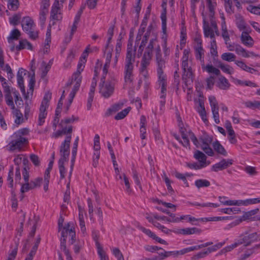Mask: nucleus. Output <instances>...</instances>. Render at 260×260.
I'll return each instance as SVG.
<instances>
[{
  "label": "nucleus",
  "mask_w": 260,
  "mask_h": 260,
  "mask_svg": "<svg viewBox=\"0 0 260 260\" xmlns=\"http://www.w3.org/2000/svg\"><path fill=\"white\" fill-rule=\"evenodd\" d=\"M43 179L42 178H37L35 179L34 180H32L30 181L31 185L34 189L36 187L40 186L42 182Z\"/></svg>",
  "instance_id": "nucleus-64"
},
{
  "label": "nucleus",
  "mask_w": 260,
  "mask_h": 260,
  "mask_svg": "<svg viewBox=\"0 0 260 260\" xmlns=\"http://www.w3.org/2000/svg\"><path fill=\"white\" fill-rule=\"evenodd\" d=\"M101 146L100 143V136L99 135L96 134L94 138V150H100Z\"/></svg>",
  "instance_id": "nucleus-59"
},
{
  "label": "nucleus",
  "mask_w": 260,
  "mask_h": 260,
  "mask_svg": "<svg viewBox=\"0 0 260 260\" xmlns=\"http://www.w3.org/2000/svg\"><path fill=\"white\" fill-rule=\"evenodd\" d=\"M260 249V243L255 245L252 248L248 249L240 257L241 260H245L250 256L253 253Z\"/></svg>",
  "instance_id": "nucleus-22"
},
{
  "label": "nucleus",
  "mask_w": 260,
  "mask_h": 260,
  "mask_svg": "<svg viewBox=\"0 0 260 260\" xmlns=\"http://www.w3.org/2000/svg\"><path fill=\"white\" fill-rule=\"evenodd\" d=\"M26 70L23 68H20L19 69L17 75V83L22 93H25L23 76L26 75Z\"/></svg>",
  "instance_id": "nucleus-19"
},
{
  "label": "nucleus",
  "mask_w": 260,
  "mask_h": 260,
  "mask_svg": "<svg viewBox=\"0 0 260 260\" xmlns=\"http://www.w3.org/2000/svg\"><path fill=\"white\" fill-rule=\"evenodd\" d=\"M233 164V160L232 159H222L219 162L213 165L211 168L212 171L217 172L223 170L229 167Z\"/></svg>",
  "instance_id": "nucleus-15"
},
{
  "label": "nucleus",
  "mask_w": 260,
  "mask_h": 260,
  "mask_svg": "<svg viewBox=\"0 0 260 260\" xmlns=\"http://www.w3.org/2000/svg\"><path fill=\"white\" fill-rule=\"evenodd\" d=\"M221 58L223 60L227 61H234L236 58V55L232 53H224L221 55Z\"/></svg>",
  "instance_id": "nucleus-43"
},
{
  "label": "nucleus",
  "mask_w": 260,
  "mask_h": 260,
  "mask_svg": "<svg viewBox=\"0 0 260 260\" xmlns=\"http://www.w3.org/2000/svg\"><path fill=\"white\" fill-rule=\"evenodd\" d=\"M228 139L229 141L232 144H236L237 142V140L236 138V134L234 131H230V132H228Z\"/></svg>",
  "instance_id": "nucleus-55"
},
{
  "label": "nucleus",
  "mask_w": 260,
  "mask_h": 260,
  "mask_svg": "<svg viewBox=\"0 0 260 260\" xmlns=\"http://www.w3.org/2000/svg\"><path fill=\"white\" fill-rule=\"evenodd\" d=\"M30 159L35 166H39L40 165V160L38 155L35 154H30Z\"/></svg>",
  "instance_id": "nucleus-62"
},
{
  "label": "nucleus",
  "mask_w": 260,
  "mask_h": 260,
  "mask_svg": "<svg viewBox=\"0 0 260 260\" xmlns=\"http://www.w3.org/2000/svg\"><path fill=\"white\" fill-rule=\"evenodd\" d=\"M19 2L18 0H9L8 7L9 10L16 11L19 7Z\"/></svg>",
  "instance_id": "nucleus-39"
},
{
  "label": "nucleus",
  "mask_w": 260,
  "mask_h": 260,
  "mask_svg": "<svg viewBox=\"0 0 260 260\" xmlns=\"http://www.w3.org/2000/svg\"><path fill=\"white\" fill-rule=\"evenodd\" d=\"M26 33L28 35L29 38L31 40H35L38 38V31L36 30L35 28L30 31H28Z\"/></svg>",
  "instance_id": "nucleus-54"
},
{
  "label": "nucleus",
  "mask_w": 260,
  "mask_h": 260,
  "mask_svg": "<svg viewBox=\"0 0 260 260\" xmlns=\"http://www.w3.org/2000/svg\"><path fill=\"white\" fill-rule=\"evenodd\" d=\"M193 157L199 161L200 165L204 166V168L209 165L210 163L207 161V156L203 152L200 150H197L195 151Z\"/></svg>",
  "instance_id": "nucleus-17"
},
{
  "label": "nucleus",
  "mask_w": 260,
  "mask_h": 260,
  "mask_svg": "<svg viewBox=\"0 0 260 260\" xmlns=\"http://www.w3.org/2000/svg\"><path fill=\"white\" fill-rule=\"evenodd\" d=\"M206 70L209 73H213L215 75L219 76L220 74L219 70L214 67L212 65L207 64L206 67Z\"/></svg>",
  "instance_id": "nucleus-45"
},
{
  "label": "nucleus",
  "mask_w": 260,
  "mask_h": 260,
  "mask_svg": "<svg viewBox=\"0 0 260 260\" xmlns=\"http://www.w3.org/2000/svg\"><path fill=\"white\" fill-rule=\"evenodd\" d=\"M247 10L252 13L260 15V7H256L253 6H249Z\"/></svg>",
  "instance_id": "nucleus-60"
},
{
  "label": "nucleus",
  "mask_w": 260,
  "mask_h": 260,
  "mask_svg": "<svg viewBox=\"0 0 260 260\" xmlns=\"http://www.w3.org/2000/svg\"><path fill=\"white\" fill-rule=\"evenodd\" d=\"M13 167L11 166L10 168V169L9 170V173H8L7 180L9 182V186L12 188L13 187Z\"/></svg>",
  "instance_id": "nucleus-52"
},
{
  "label": "nucleus",
  "mask_w": 260,
  "mask_h": 260,
  "mask_svg": "<svg viewBox=\"0 0 260 260\" xmlns=\"http://www.w3.org/2000/svg\"><path fill=\"white\" fill-rule=\"evenodd\" d=\"M221 211L223 213L228 214H230L232 213L236 214L241 212L240 208L238 207L226 208L221 209Z\"/></svg>",
  "instance_id": "nucleus-46"
},
{
  "label": "nucleus",
  "mask_w": 260,
  "mask_h": 260,
  "mask_svg": "<svg viewBox=\"0 0 260 260\" xmlns=\"http://www.w3.org/2000/svg\"><path fill=\"white\" fill-rule=\"evenodd\" d=\"M178 125L179 126V132L181 135L183 141L181 142V143L184 147H190V143L188 139L189 132H191L190 130H187L186 127L183 126V124L181 120L179 122Z\"/></svg>",
  "instance_id": "nucleus-13"
},
{
  "label": "nucleus",
  "mask_w": 260,
  "mask_h": 260,
  "mask_svg": "<svg viewBox=\"0 0 260 260\" xmlns=\"http://www.w3.org/2000/svg\"><path fill=\"white\" fill-rule=\"evenodd\" d=\"M99 92L104 98H108L111 96L114 91V84L110 81L105 82V77H102L99 84Z\"/></svg>",
  "instance_id": "nucleus-5"
},
{
  "label": "nucleus",
  "mask_w": 260,
  "mask_h": 260,
  "mask_svg": "<svg viewBox=\"0 0 260 260\" xmlns=\"http://www.w3.org/2000/svg\"><path fill=\"white\" fill-rule=\"evenodd\" d=\"M209 100L210 101L212 112L213 115L215 122L217 124H218L220 122V120L218 113L219 107L218 105V103L214 96H209Z\"/></svg>",
  "instance_id": "nucleus-14"
},
{
  "label": "nucleus",
  "mask_w": 260,
  "mask_h": 260,
  "mask_svg": "<svg viewBox=\"0 0 260 260\" xmlns=\"http://www.w3.org/2000/svg\"><path fill=\"white\" fill-rule=\"evenodd\" d=\"M62 19V14L59 7L58 0H55L52 6L50 12V23L51 25H54L56 22H60Z\"/></svg>",
  "instance_id": "nucleus-6"
},
{
  "label": "nucleus",
  "mask_w": 260,
  "mask_h": 260,
  "mask_svg": "<svg viewBox=\"0 0 260 260\" xmlns=\"http://www.w3.org/2000/svg\"><path fill=\"white\" fill-rule=\"evenodd\" d=\"M246 237L248 240V242H249V245L252 243H253L255 241H257V240H260V236L256 232L246 236Z\"/></svg>",
  "instance_id": "nucleus-42"
},
{
  "label": "nucleus",
  "mask_w": 260,
  "mask_h": 260,
  "mask_svg": "<svg viewBox=\"0 0 260 260\" xmlns=\"http://www.w3.org/2000/svg\"><path fill=\"white\" fill-rule=\"evenodd\" d=\"M94 151V152L93 155V166L94 167H96L100 156V150Z\"/></svg>",
  "instance_id": "nucleus-58"
},
{
  "label": "nucleus",
  "mask_w": 260,
  "mask_h": 260,
  "mask_svg": "<svg viewBox=\"0 0 260 260\" xmlns=\"http://www.w3.org/2000/svg\"><path fill=\"white\" fill-rule=\"evenodd\" d=\"M96 86V83L91 82V86H90V92L89 93V98H88V101H87V107L88 110H89L91 108L92 102L93 99L95 88Z\"/></svg>",
  "instance_id": "nucleus-27"
},
{
  "label": "nucleus",
  "mask_w": 260,
  "mask_h": 260,
  "mask_svg": "<svg viewBox=\"0 0 260 260\" xmlns=\"http://www.w3.org/2000/svg\"><path fill=\"white\" fill-rule=\"evenodd\" d=\"M12 94V92L5 94V100L8 106H10L11 109H14L15 105L13 102Z\"/></svg>",
  "instance_id": "nucleus-40"
},
{
  "label": "nucleus",
  "mask_w": 260,
  "mask_h": 260,
  "mask_svg": "<svg viewBox=\"0 0 260 260\" xmlns=\"http://www.w3.org/2000/svg\"><path fill=\"white\" fill-rule=\"evenodd\" d=\"M156 60L157 64V74L158 85L167 84L166 75L164 74L163 69L165 67V61L162 58L161 49L159 45L155 49Z\"/></svg>",
  "instance_id": "nucleus-3"
},
{
  "label": "nucleus",
  "mask_w": 260,
  "mask_h": 260,
  "mask_svg": "<svg viewBox=\"0 0 260 260\" xmlns=\"http://www.w3.org/2000/svg\"><path fill=\"white\" fill-rule=\"evenodd\" d=\"M139 229L143 232L144 234L147 235L149 237L153 239L155 236L156 235L154 233L151 232L150 230L147 229L144 227L140 226Z\"/></svg>",
  "instance_id": "nucleus-63"
},
{
  "label": "nucleus",
  "mask_w": 260,
  "mask_h": 260,
  "mask_svg": "<svg viewBox=\"0 0 260 260\" xmlns=\"http://www.w3.org/2000/svg\"><path fill=\"white\" fill-rule=\"evenodd\" d=\"M235 51L238 54L241 55L244 57H249L250 56V54L252 56H258V55L255 54L253 52L249 53L247 52V51L240 45L236 46Z\"/></svg>",
  "instance_id": "nucleus-25"
},
{
  "label": "nucleus",
  "mask_w": 260,
  "mask_h": 260,
  "mask_svg": "<svg viewBox=\"0 0 260 260\" xmlns=\"http://www.w3.org/2000/svg\"><path fill=\"white\" fill-rule=\"evenodd\" d=\"M51 98V93L48 92L46 93L43 98L41 105H43L44 107H48V102Z\"/></svg>",
  "instance_id": "nucleus-56"
},
{
  "label": "nucleus",
  "mask_w": 260,
  "mask_h": 260,
  "mask_svg": "<svg viewBox=\"0 0 260 260\" xmlns=\"http://www.w3.org/2000/svg\"><path fill=\"white\" fill-rule=\"evenodd\" d=\"M241 41L245 46L248 47H252L254 45V40L248 34V30L242 32Z\"/></svg>",
  "instance_id": "nucleus-18"
},
{
  "label": "nucleus",
  "mask_w": 260,
  "mask_h": 260,
  "mask_svg": "<svg viewBox=\"0 0 260 260\" xmlns=\"http://www.w3.org/2000/svg\"><path fill=\"white\" fill-rule=\"evenodd\" d=\"M168 0H163L161 7L163 11L161 12L160 18L161 20L162 30L164 34H166L167 31V4ZM174 0H169L171 6L174 5Z\"/></svg>",
  "instance_id": "nucleus-11"
},
{
  "label": "nucleus",
  "mask_w": 260,
  "mask_h": 260,
  "mask_svg": "<svg viewBox=\"0 0 260 260\" xmlns=\"http://www.w3.org/2000/svg\"><path fill=\"white\" fill-rule=\"evenodd\" d=\"M189 137H190V139L193 142L194 145L196 146V147H199V146H200V143L199 142V140H198L197 138L194 135V133L192 132H189Z\"/></svg>",
  "instance_id": "nucleus-61"
},
{
  "label": "nucleus",
  "mask_w": 260,
  "mask_h": 260,
  "mask_svg": "<svg viewBox=\"0 0 260 260\" xmlns=\"http://www.w3.org/2000/svg\"><path fill=\"white\" fill-rule=\"evenodd\" d=\"M29 130L27 128H22L15 132L11 136L12 140L7 146L10 151H21L23 147L28 144V140L25 136L28 135Z\"/></svg>",
  "instance_id": "nucleus-1"
},
{
  "label": "nucleus",
  "mask_w": 260,
  "mask_h": 260,
  "mask_svg": "<svg viewBox=\"0 0 260 260\" xmlns=\"http://www.w3.org/2000/svg\"><path fill=\"white\" fill-rule=\"evenodd\" d=\"M195 185L198 188L208 187L210 185V182L206 179H198L195 181Z\"/></svg>",
  "instance_id": "nucleus-37"
},
{
  "label": "nucleus",
  "mask_w": 260,
  "mask_h": 260,
  "mask_svg": "<svg viewBox=\"0 0 260 260\" xmlns=\"http://www.w3.org/2000/svg\"><path fill=\"white\" fill-rule=\"evenodd\" d=\"M131 109V108L129 107L122 110L117 114V115L115 116V119L116 120H120L123 119L129 112Z\"/></svg>",
  "instance_id": "nucleus-38"
},
{
  "label": "nucleus",
  "mask_w": 260,
  "mask_h": 260,
  "mask_svg": "<svg viewBox=\"0 0 260 260\" xmlns=\"http://www.w3.org/2000/svg\"><path fill=\"white\" fill-rule=\"evenodd\" d=\"M31 189H33V188L31 185L30 182L29 183V181L25 182L24 183L21 184V187L20 189V191L21 193H24Z\"/></svg>",
  "instance_id": "nucleus-48"
},
{
  "label": "nucleus",
  "mask_w": 260,
  "mask_h": 260,
  "mask_svg": "<svg viewBox=\"0 0 260 260\" xmlns=\"http://www.w3.org/2000/svg\"><path fill=\"white\" fill-rule=\"evenodd\" d=\"M84 66H83L81 62H79L77 67V69L72 77L71 81L68 82L66 86V89L68 91L71 86L73 84H77L80 85L82 80V76H81V72L83 71Z\"/></svg>",
  "instance_id": "nucleus-8"
},
{
  "label": "nucleus",
  "mask_w": 260,
  "mask_h": 260,
  "mask_svg": "<svg viewBox=\"0 0 260 260\" xmlns=\"http://www.w3.org/2000/svg\"><path fill=\"white\" fill-rule=\"evenodd\" d=\"M12 109L13 110V114L16 117V119H15V123L17 125H20L24 122V119L21 111L19 109H16L15 107L14 109Z\"/></svg>",
  "instance_id": "nucleus-23"
},
{
  "label": "nucleus",
  "mask_w": 260,
  "mask_h": 260,
  "mask_svg": "<svg viewBox=\"0 0 260 260\" xmlns=\"http://www.w3.org/2000/svg\"><path fill=\"white\" fill-rule=\"evenodd\" d=\"M74 84V86H73L72 90L71 92V93L70 94V96H69V97H70L69 100V106L67 107L68 109L69 107L70 106V105L72 104V103L73 102V99L74 98L76 92L79 90V87L80 86V85H79L78 84Z\"/></svg>",
  "instance_id": "nucleus-36"
},
{
  "label": "nucleus",
  "mask_w": 260,
  "mask_h": 260,
  "mask_svg": "<svg viewBox=\"0 0 260 260\" xmlns=\"http://www.w3.org/2000/svg\"><path fill=\"white\" fill-rule=\"evenodd\" d=\"M219 67L223 72L229 74H232L233 72V68L231 67L229 65H225L221 63L219 64Z\"/></svg>",
  "instance_id": "nucleus-49"
},
{
  "label": "nucleus",
  "mask_w": 260,
  "mask_h": 260,
  "mask_svg": "<svg viewBox=\"0 0 260 260\" xmlns=\"http://www.w3.org/2000/svg\"><path fill=\"white\" fill-rule=\"evenodd\" d=\"M243 244L245 246H247L249 245V242H248V240L247 239L246 236H245L243 237H241L238 240H237L232 245L226 246L225 248H223L219 252V254H221L222 253H225L227 252L233 250L234 248L237 247L239 245Z\"/></svg>",
  "instance_id": "nucleus-12"
},
{
  "label": "nucleus",
  "mask_w": 260,
  "mask_h": 260,
  "mask_svg": "<svg viewBox=\"0 0 260 260\" xmlns=\"http://www.w3.org/2000/svg\"><path fill=\"white\" fill-rule=\"evenodd\" d=\"M224 6L226 12L230 14L234 13V9L233 8V3L232 0H224Z\"/></svg>",
  "instance_id": "nucleus-44"
},
{
  "label": "nucleus",
  "mask_w": 260,
  "mask_h": 260,
  "mask_svg": "<svg viewBox=\"0 0 260 260\" xmlns=\"http://www.w3.org/2000/svg\"><path fill=\"white\" fill-rule=\"evenodd\" d=\"M48 107H44L43 105H41L40 108V112L38 118V125H42L45 122V119L46 117L47 113L46 109Z\"/></svg>",
  "instance_id": "nucleus-24"
},
{
  "label": "nucleus",
  "mask_w": 260,
  "mask_h": 260,
  "mask_svg": "<svg viewBox=\"0 0 260 260\" xmlns=\"http://www.w3.org/2000/svg\"><path fill=\"white\" fill-rule=\"evenodd\" d=\"M49 62H50V61ZM42 66L44 67V69L42 70V74H41V77L43 78L45 77H46V76L48 72L50 69V68H51V64H50V63H49L48 64H46V62L43 61L42 62Z\"/></svg>",
  "instance_id": "nucleus-50"
},
{
  "label": "nucleus",
  "mask_w": 260,
  "mask_h": 260,
  "mask_svg": "<svg viewBox=\"0 0 260 260\" xmlns=\"http://www.w3.org/2000/svg\"><path fill=\"white\" fill-rule=\"evenodd\" d=\"M203 30L204 36L206 38L210 37L211 39L215 38L214 29L212 28L210 26L206 18L203 19Z\"/></svg>",
  "instance_id": "nucleus-20"
},
{
  "label": "nucleus",
  "mask_w": 260,
  "mask_h": 260,
  "mask_svg": "<svg viewBox=\"0 0 260 260\" xmlns=\"http://www.w3.org/2000/svg\"><path fill=\"white\" fill-rule=\"evenodd\" d=\"M67 160H59L58 161V165H59V172L60 174V178L63 179L64 178V174H65V168L64 167V163L65 161H67Z\"/></svg>",
  "instance_id": "nucleus-47"
},
{
  "label": "nucleus",
  "mask_w": 260,
  "mask_h": 260,
  "mask_svg": "<svg viewBox=\"0 0 260 260\" xmlns=\"http://www.w3.org/2000/svg\"><path fill=\"white\" fill-rule=\"evenodd\" d=\"M236 24L238 28L240 30H248V29L246 26L245 22L242 17H239L237 19Z\"/></svg>",
  "instance_id": "nucleus-41"
},
{
  "label": "nucleus",
  "mask_w": 260,
  "mask_h": 260,
  "mask_svg": "<svg viewBox=\"0 0 260 260\" xmlns=\"http://www.w3.org/2000/svg\"><path fill=\"white\" fill-rule=\"evenodd\" d=\"M68 234L71 237V239L69 242L71 244H73L75 241V238L76 234L74 230L72 229V228H70V223H68L67 224H66L64 226H63L61 231V238L60 239V248L63 251L68 250L66 245V238L67 237Z\"/></svg>",
  "instance_id": "nucleus-4"
},
{
  "label": "nucleus",
  "mask_w": 260,
  "mask_h": 260,
  "mask_svg": "<svg viewBox=\"0 0 260 260\" xmlns=\"http://www.w3.org/2000/svg\"><path fill=\"white\" fill-rule=\"evenodd\" d=\"M21 25L25 32L30 31L36 27L34 20L29 16L24 17L22 18Z\"/></svg>",
  "instance_id": "nucleus-16"
},
{
  "label": "nucleus",
  "mask_w": 260,
  "mask_h": 260,
  "mask_svg": "<svg viewBox=\"0 0 260 260\" xmlns=\"http://www.w3.org/2000/svg\"><path fill=\"white\" fill-rule=\"evenodd\" d=\"M159 86L161 87V91H160V103L161 107H164L166 103V92H167V84H161L159 85Z\"/></svg>",
  "instance_id": "nucleus-30"
},
{
  "label": "nucleus",
  "mask_w": 260,
  "mask_h": 260,
  "mask_svg": "<svg viewBox=\"0 0 260 260\" xmlns=\"http://www.w3.org/2000/svg\"><path fill=\"white\" fill-rule=\"evenodd\" d=\"M21 36V33L18 29H14L11 32L8 38V41L9 43H11L13 40H17Z\"/></svg>",
  "instance_id": "nucleus-32"
},
{
  "label": "nucleus",
  "mask_w": 260,
  "mask_h": 260,
  "mask_svg": "<svg viewBox=\"0 0 260 260\" xmlns=\"http://www.w3.org/2000/svg\"><path fill=\"white\" fill-rule=\"evenodd\" d=\"M196 52V57L197 59H199L202 62H204V50L201 47H194Z\"/></svg>",
  "instance_id": "nucleus-33"
},
{
  "label": "nucleus",
  "mask_w": 260,
  "mask_h": 260,
  "mask_svg": "<svg viewBox=\"0 0 260 260\" xmlns=\"http://www.w3.org/2000/svg\"><path fill=\"white\" fill-rule=\"evenodd\" d=\"M96 248L98 253L100 256L101 260H108V257L106 254L105 251L103 250L102 246L100 243L96 242Z\"/></svg>",
  "instance_id": "nucleus-34"
},
{
  "label": "nucleus",
  "mask_w": 260,
  "mask_h": 260,
  "mask_svg": "<svg viewBox=\"0 0 260 260\" xmlns=\"http://www.w3.org/2000/svg\"><path fill=\"white\" fill-rule=\"evenodd\" d=\"M223 20L224 19L223 18ZM221 30H222V37L223 38L225 43L227 44V42L230 40V36L226 28L225 25V22L224 20L221 23Z\"/></svg>",
  "instance_id": "nucleus-35"
},
{
  "label": "nucleus",
  "mask_w": 260,
  "mask_h": 260,
  "mask_svg": "<svg viewBox=\"0 0 260 260\" xmlns=\"http://www.w3.org/2000/svg\"><path fill=\"white\" fill-rule=\"evenodd\" d=\"M209 11V16L213 17L215 14V9L217 6L216 0H206Z\"/></svg>",
  "instance_id": "nucleus-28"
},
{
  "label": "nucleus",
  "mask_w": 260,
  "mask_h": 260,
  "mask_svg": "<svg viewBox=\"0 0 260 260\" xmlns=\"http://www.w3.org/2000/svg\"><path fill=\"white\" fill-rule=\"evenodd\" d=\"M218 86L221 89L226 90L230 87V84L224 77L221 76L219 79Z\"/></svg>",
  "instance_id": "nucleus-31"
},
{
  "label": "nucleus",
  "mask_w": 260,
  "mask_h": 260,
  "mask_svg": "<svg viewBox=\"0 0 260 260\" xmlns=\"http://www.w3.org/2000/svg\"><path fill=\"white\" fill-rule=\"evenodd\" d=\"M225 197H219L218 199L221 204L224 205L233 206L236 205V200L222 201V199H225Z\"/></svg>",
  "instance_id": "nucleus-53"
},
{
  "label": "nucleus",
  "mask_w": 260,
  "mask_h": 260,
  "mask_svg": "<svg viewBox=\"0 0 260 260\" xmlns=\"http://www.w3.org/2000/svg\"><path fill=\"white\" fill-rule=\"evenodd\" d=\"M225 244V242H220L218 243L212 247H209L207 249V250L208 251V254L209 253H211L213 251H215L217 250V249L220 248L224 244Z\"/></svg>",
  "instance_id": "nucleus-57"
},
{
  "label": "nucleus",
  "mask_w": 260,
  "mask_h": 260,
  "mask_svg": "<svg viewBox=\"0 0 260 260\" xmlns=\"http://www.w3.org/2000/svg\"><path fill=\"white\" fill-rule=\"evenodd\" d=\"M199 139L201 143V144H200V146L202 149L208 155L213 156L214 153L210 146L213 140L212 138L206 134H204Z\"/></svg>",
  "instance_id": "nucleus-7"
},
{
  "label": "nucleus",
  "mask_w": 260,
  "mask_h": 260,
  "mask_svg": "<svg viewBox=\"0 0 260 260\" xmlns=\"http://www.w3.org/2000/svg\"><path fill=\"white\" fill-rule=\"evenodd\" d=\"M182 67L183 70L182 79L185 83H187L190 81H193V74L191 68L189 67L188 59H182Z\"/></svg>",
  "instance_id": "nucleus-10"
},
{
  "label": "nucleus",
  "mask_w": 260,
  "mask_h": 260,
  "mask_svg": "<svg viewBox=\"0 0 260 260\" xmlns=\"http://www.w3.org/2000/svg\"><path fill=\"white\" fill-rule=\"evenodd\" d=\"M113 255L117 258V260H124L122 253L118 248H114L112 251Z\"/></svg>",
  "instance_id": "nucleus-51"
},
{
  "label": "nucleus",
  "mask_w": 260,
  "mask_h": 260,
  "mask_svg": "<svg viewBox=\"0 0 260 260\" xmlns=\"http://www.w3.org/2000/svg\"><path fill=\"white\" fill-rule=\"evenodd\" d=\"M213 147L215 151L223 156L227 155V152L219 141H216L213 143Z\"/></svg>",
  "instance_id": "nucleus-29"
},
{
  "label": "nucleus",
  "mask_w": 260,
  "mask_h": 260,
  "mask_svg": "<svg viewBox=\"0 0 260 260\" xmlns=\"http://www.w3.org/2000/svg\"><path fill=\"white\" fill-rule=\"evenodd\" d=\"M71 135L68 136L60 146V158L59 160H68L70 155V146Z\"/></svg>",
  "instance_id": "nucleus-9"
},
{
  "label": "nucleus",
  "mask_w": 260,
  "mask_h": 260,
  "mask_svg": "<svg viewBox=\"0 0 260 260\" xmlns=\"http://www.w3.org/2000/svg\"><path fill=\"white\" fill-rule=\"evenodd\" d=\"M146 118L145 116L142 115L140 118V134H141V138L142 139L144 140L146 138Z\"/></svg>",
  "instance_id": "nucleus-26"
},
{
  "label": "nucleus",
  "mask_w": 260,
  "mask_h": 260,
  "mask_svg": "<svg viewBox=\"0 0 260 260\" xmlns=\"http://www.w3.org/2000/svg\"><path fill=\"white\" fill-rule=\"evenodd\" d=\"M136 51V49L132 48V44H128L124 67V79L126 84H131L133 82Z\"/></svg>",
  "instance_id": "nucleus-2"
},
{
  "label": "nucleus",
  "mask_w": 260,
  "mask_h": 260,
  "mask_svg": "<svg viewBox=\"0 0 260 260\" xmlns=\"http://www.w3.org/2000/svg\"><path fill=\"white\" fill-rule=\"evenodd\" d=\"M174 232L176 234L182 235H191L194 234H200L202 232V230L197 228L193 227L178 229L176 231H174Z\"/></svg>",
  "instance_id": "nucleus-21"
}]
</instances>
